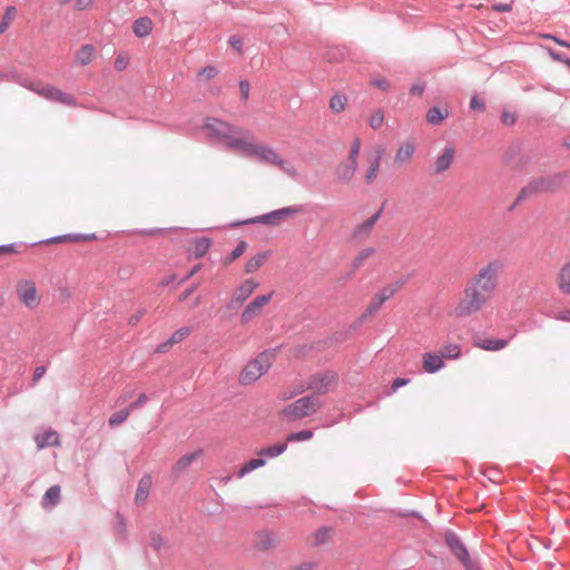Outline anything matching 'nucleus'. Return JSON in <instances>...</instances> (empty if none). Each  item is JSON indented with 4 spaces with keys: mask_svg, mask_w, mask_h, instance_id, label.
I'll return each mask as SVG.
<instances>
[{
    "mask_svg": "<svg viewBox=\"0 0 570 570\" xmlns=\"http://www.w3.org/2000/svg\"><path fill=\"white\" fill-rule=\"evenodd\" d=\"M338 376L333 371L320 372L307 379L306 382L302 383L296 393H303L305 391H313L314 394H325L334 390L337 385Z\"/></svg>",
    "mask_w": 570,
    "mask_h": 570,
    "instance_id": "obj_6",
    "label": "nucleus"
},
{
    "mask_svg": "<svg viewBox=\"0 0 570 570\" xmlns=\"http://www.w3.org/2000/svg\"><path fill=\"white\" fill-rule=\"evenodd\" d=\"M502 264L491 261L479 268L463 291V297L450 312V316L463 318L480 312L499 286Z\"/></svg>",
    "mask_w": 570,
    "mask_h": 570,
    "instance_id": "obj_1",
    "label": "nucleus"
},
{
    "mask_svg": "<svg viewBox=\"0 0 570 570\" xmlns=\"http://www.w3.org/2000/svg\"><path fill=\"white\" fill-rule=\"evenodd\" d=\"M286 449H287L286 443H279V444H275L272 446L263 448L257 452V454L259 456L275 458V456L281 455L283 452H285Z\"/></svg>",
    "mask_w": 570,
    "mask_h": 570,
    "instance_id": "obj_32",
    "label": "nucleus"
},
{
    "mask_svg": "<svg viewBox=\"0 0 570 570\" xmlns=\"http://www.w3.org/2000/svg\"><path fill=\"white\" fill-rule=\"evenodd\" d=\"M218 73H219V69L216 66L208 65V66H205L204 68H202L197 72V78L202 81H209V80L214 79L215 77H217Z\"/></svg>",
    "mask_w": 570,
    "mask_h": 570,
    "instance_id": "obj_35",
    "label": "nucleus"
},
{
    "mask_svg": "<svg viewBox=\"0 0 570 570\" xmlns=\"http://www.w3.org/2000/svg\"><path fill=\"white\" fill-rule=\"evenodd\" d=\"M556 285L560 293L570 295V261L559 268L556 275Z\"/></svg>",
    "mask_w": 570,
    "mask_h": 570,
    "instance_id": "obj_19",
    "label": "nucleus"
},
{
    "mask_svg": "<svg viewBox=\"0 0 570 570\" xmlns=\"http://www.w3.org/2000/svg\"><path fill=\"white\" fill-rule=\"evenodd\" d=\"M383 120H384L383 112L379 110L372 115V117L370 119V125L372 128H379L382 126Z\"/></svg>",
    "mask_w": 570,
    "mask_h": 570,
    "instance_id": "obj_46",
    "label": "nucleus"
},
{
    "mask_svg": "<svg viewBox=\"0 0 570 570\" xmlns=\"http://www.w3.org/2000/svg\"><path fill=\"white\" fill-rule=\"evenodd\" d=\"M247 249V244L244 240H240L236 248L223 259V264L225 266L229 265L232 262L240 257Z\"/></svg>",
    "mask_w": 570,
    "mask_h": 570,
    "instance_id": "obj_38",
    "label": "nucleus"
},
{
    "mask_svg": "<svg viewBox=\"0 0 570 570\" xmlns=\"http://www.w3.org/2000/svg\"><path fill=\"white\" fill-rule=\"evenodd\" d=\"M422 367L424 372L433 374L444 367V362L440 353L425 352L422 354Z\"/></svg>",
    "mask_w": 570,
    "mask_h": 570,
    "instance_id": "obj_17",
    "label": "nucleus"
},
{
    "mask_svg": "<svg viewBox=\"0 0 570 570\" xmlns=\"http://www.w3.org/2000/svg\"><path fill=\"white\" fill-rule=\"evenodd\" d=\"M549 55L550 57L556 60V61H561L563 62V60L566 59L562 55L556 52V51H552V50H549Z\"/></svg>",
    "mask_w": 570,
    "mask_h": 570,
    "instance_id": "obj_64",
    "label": "nucleus"
},
{
    "mask_svg": "<svg viewBox=\"0 0 570 570\" xmlns=\"http://www.w3.org/2000/svg\"><path fill=\"white\" fill-rule=\"evenodd\" d=\"M474 346L483 351L495 352L503 350L508 346V341L502 338L493 337H475L473 342Z\"/></svg>",
    "mask_w": 570,
    "mask_h": 570,
    "instance_id": "obj_18",
    "label": "nucleus"
},
{
    "mask_svg": "<svg viewBox=\"0 0 570 570\" xmlns=\"http://www.w3.org/2000/svg\"><path fill=\"white\" fill-rule=\"evenodd\" d=\"M316 563L312 561H305L291 568V570H315Z\"/></svg>",
    "mask_w": 570,
    "mask_h": 570,
    "instance_id": "obj_50",
    "label": "nucleus"
},
{
    "mask_svg": "<svg viewBox=\"0 0 570 570\" xmlns=\"http://www.w3.org/2000/svg\"><path fill=\"white\" fill-rule=\"evenodd\" d=\"M297 213H298L297 208L286 207V208L275 210L272 214L264 216L263 222H265L267 224H273L275 220L285 219L288 215H294Z\"/></svg>",
    "mask_w": 570,
    "mask_h": 570,
    "instance_id": "obj_27",
    "label": "nucleus"
},
{
    "mask_svg": "<svg viewBox=\"0 0 570 570\" xmlns=\"http://www.w3.org/2000/svg\"><path fill=\"white\" fill-rule=\"evenodd\" d=\"M312 436H313L312 431L303 430L299 432L291 433L287 436L286 441L287 442L307 441V440L312 439Z\"/></svg>",
    "mask_w": 570,
    "mask_h": 570,
    "instance_id": "obj_43",
    "label": "nucleus"
},
{
    "mask_svg": "<svg viewBox=\"0 0 570 570\" xmlns=\"http://www.w3.org/2000/svg\"><path fill=\"white\" fill-rule=\"evenodd\" d=\"M97 57V51L94 45L86 43L82 45L76 52L73 57V62L78 67H85L90 65Z\"/></svg>",
    "mask_w": 570,
    "mask_h": 570,
    "instance_id": "obj_16",
    "label": "nucleus"
},
{
    "mask_svg": "<svg viewBox=\"0 0 570 570\" xmlns=\"http://www.w3.org/2000/svg\"><path fill=\"white\" fill-rule=\"evenodd\" d=\"M423 91H424V83H421V82L414 83L410 89V92L415 96H421L423 94Z\"/></svg>",
    "mask_w": 570,
    "mask_h": 570,
    "instance_id": "obj_56",
    "label": "nucleus"
},
{
    "mask_svg": "<svg viewBox=\"0 0 570 570\" xmlns=\"http://www.w3.org/2000/svg\"><path fill=\"white\" fill-rule=\"evenodd\" d=\"M175 344L171 343V338H169L168 341L164 342L163 344H160L156 352L157 353H165L167 351H169Z\"/></svg>",
    "mask_w": 570,
    "mask_h": 570,
    "instance_id": "obj_57",
    "label": "nucleus"
},
{
    "mask_svg": "<svg viewBox=\"0 0 570 570\" xmlns=\"http://www.w3.org/2000/svg\"><path fill=\"white\" fill-rule=\"evenodd\" d=\"M328 538H330V529L321 528L312 534V537L309 538V541L313 546H320V544L326 542Z\"/></svg>",
    "mask_w": 570,
    "mask_h": 570,
    "instance_id": "obj_40",
    "label": "nucleus"
},
{
    "mask_svg": "<svg viewBox=\"0 0 570 570\" xmlns=\"http://www.w3.org/2000/svg\"><path fill=\"white\" fill-rule=\"evenodd\" d=\"M501 120L504 125H508V126L513 125L517 120V115L513 111L503 110Z\"/></svg>",
    "mask_w": 570,
    "mask_h": 570,
    "instance_id": "obj_48",
    "label": "nucleus"
},
{
    "mask_svg": "<svg viewBox=\"0 0 570 570\" xmlns=\"http://www.w3.org/2000/svg\"><path fill=\"white\" fill-rule=\"evenodd\" d=\"M200 129L206 138L213 140L245 142L249 138L248 132L244 128L233 126L216 117H206Z\"/></svg>",
    "mask_w": 570,
    "mask_h": 570,
    "instance_id": "obj_3",
    "label": "nucleus"
},
{
    "mask_svg": "<svg viewBox=\"0 0 570 570\" xmlns=\"http://www.w3.org/2000/svg\"><path fill=\"white\" fill-rule=\"evenodd\" d=\"M29 89L45 99L56 101L66 106L75 107L77 106V101L73 96L63 92L59 88L51 85H41V83H32L29 86Z\"/></svg>",
    "mask_w": 570,
    "mask_h": 570,
    "instance_id": "obj_8",
    "label": "nucleus"
},
{
    "mask_svg": "<svg viewBox=\"0 0 570 570\" xmlns=\"http://www.w3.org/2000/svg\"><path fill=\"white\" fill-rule=\"evenodd\" d=\"M492 8L498 12H509L512 10V1L509 3L494 4Z\"/></svg>",
    "mask_w": 570,
    "mask_h": 570,
    "instance_id": "obj_53",
    "label": "nucleus"
},
{
    "mask_svg": "<svg viewBox=\"0 0 570 570\" xmlns=\"http://www.w3.org/2000/svg\"><path fill=\"white\" fill-rule=\"evenodd\" d=\"M130 413H131L130 409H127V407L112 413L108 421L109 425L111 428L120 425L129 417Z\"/></svg>",
    "mask_w": 570,
    "mask_h": 570,
    "instance_id": "obj_37",
    "label": "nucleus"
},
{
    "mask_svg": "<svg viewBox=\"0 0 570 570\" xmlns=\"http://www.w3.org/2000/svg\"><path fill=\"white\" fill-rule=\"evenodd\" d=\"M94 0H76L77 10H87L92 6Z\"/></svg>",
    "mask_w": 570,
    "mask_h": 570,
    "instance_id": "obj_52",
    "label": "nucleus"
},
{
    "mask_svg": "<svg viewBox=\"0 0 570 570\" xmlns=\"http://www.w3.org/2000/svg\"><path fill=\"white\" fill-rule=\"evenodd\" d=\"M373 85L382 90H387L390 88L389 81L384 78L373 80Z\"/></svg>",
    "mask_w": 570,
    "mask_h": 570,
    "instance_id": "obj_58",
    "label": "nucleus"
},
{
    "mask_svg": "<svg viewBox=\"0 0 570 570\" xmlns=\"http://www.w3.org/2000/svg\"><path fill=\"white\" fill-rule=\"evenodd\" d=\"M448 115L446 109L442 110L438 107L430 108L426 114V120L432 125L440 124Z\"/></svg>",
    "mask_w": 570,
    "mask_h": 570,
    "instance_id": "obj_36",
    "label": "nucleus"
},
{
    "mask_svg": "<svg viewBox=\"0 0 570 570\" xmlns=\"http://www.w3.org/2000/svg\"><path fill=\"white\" fill-rule=\"evenodd\" d=\"M272 297L273 293L256 296L250 303L246 305V307L242 312L240 322L243 324H246L250 322L253 318L261 315L263 308L271 302Z\"/></svg>",
    "mask_w": 570,
    "mask_h": 570,
    "instance_id": "obj_11",
    "label": "nucleus"
},
{
    "mask_svg": "<svg viewBox=\"0 0 570 570\" xmlns=\"http://www.w3.org/2000/svg\"><path fill=\"white\" fill-rule=\"evenodd\" d=\"M228 43L239 53L243 52V40L238 36L229 37Z\"/></svg>",
    "mask_w": 570,
    "mask_h": 570,
    "instance_id": "obj_49",
    "label": "nucleus"
},
{
    "mask_svg": "<svg viewBox=\"0 0 570 570\" xmlns=\"http://www.w3.org/2000/svg\"><path fill=\"white\" fill-rule=\"evenodd\" d=\"M347 98L344 95H334L330 100V108L332 111L338 114L346 107Z\"/></svg>",
    "mask_w": 570,
    "mask_h": 570,
    "instance_id": "obj_39",
    "label": "nucleus"
},
{
    "mask_svg": "<svg viewBox=\"0 0 570 570\" xmlns=\"http://www.w3.org/2000/svg\"><path fill=\"white\" fill-rule=\"evenodd\" d=\"M129 65V56L127 53H119L114 62V67L118 71L125 70Z\"/></svg>",
    "mask_w": 570,
    "mask_h": 570,
    "instance_id": "obj_45",
    "label": "nucleus"
},
{
    "mask_svg": "<svg viewBox=\"0 0 570 570\" xmlns=\"http://www.w3.org/2000/svg\"><path fill=\"white\" fill-rule=\"evenodd\" d=\"M96 236L95 235H66V236H61V237H56L53 238L51 242L52 243H60V242H86V240H91V239H95Z\"/></svg>",
    "mask_w": 570,
    "mask_h": 570,
    "instance_id": "obj_41",
    "label": "nucleus"
},
{
    "mask_svg": "<svg viewBox=\"0 0 570 570\" xmlns=\"http://www.w3.org/2000/svg\"><path fill=\"white\" fill-rule=\"evenodd\" d=\"M210 245H212V242L207 237L196 238L193 242V245L189 248V252L195 258H200L208 252Z\"/></svg>",
    "mask_w": 570,
    "mask_h": 570,
    "instance_id": "obj_24",
    "label": "nucleus"
},
{
    "mask_svg": "<svg viewBox=\"0 0 570 570\" xmlns=\"http://www.w3.org/2000/svg\"><path fill=\"white\" fill-rule=\"evenodd\" d=\"M16 294L18 301L29 311L38 308L41 304L42 296L32 279H19L16 284Z\"/></svg>",
    "mask_w": 570,
    "mask_h": 570,
    "instance_id": "obj_7",
    "label": "nucleus"
},
{
    "mask_svg": "<svg viewBox=\"0 0 570 570\" xmlns=\"http://www.w3.org/2000/svg\"><path fill=\"white\" fill-rule=\"evenodd\" d=\"M148 400L147 395L141 393L138 399L132 402L127 409H130V412L136 410L137 407H139L140 405H142L144 403H146Z\"/></svg>",
    "mask_w": 570,
    "mask_h": 570,
    "instance_id": "obj_51",
    "label": "nucleus"
},
{
    "mask_svg": "<svg viewBox=\"0 0 570 570\" xmlns=\"http://www.w3.org/2000/svg\"><path fill=\"white\" fill-rule=\"evenodd\" d=\"M233 147H246L247 153L258 156L261 159L271 163L279 164L278 155L271 150L267 145H232Z\"/></svg>",
    "mask_w": 570,
    "mask_h": 570,
    "instance_id": "obj_15",
    "label": "nucleus"
},
{
    "mask_svg": "<svg viewBox=\"0 0 570 570\" xmlns=\"http://www.w3.org/2000/svg\"><path fill=\"white\" fill-rule=\"evenodd\" d=\"M35 441L39 449H43L46 446H57L60 444V438L56 431H46L43 433L37 434L35 436Z\"/></svg>",
    "mask_w": 570,
    "mask_h": 570,
    "instance_id": "obj_21",
    "label": "nucleus"
},
{
    "mask_svg": "<svg viewBox=\"0 0 570 570\" xmlns=\"http://www.w3.org/2000/svg\"><path fill=\"white\" fill-rule=\"evenodd\" d=\"M195 288L196 287L193 286L190 288H187L185 292H183L179 296V301L183 302V301L187 299L190 296V294L195 291Z\"/></svg>",
    "mask_w": 570,
    "mask_h": 570,
    "instance_id": "obj_63",
    "label": "nucleus"
},
{
    "mask_svg": "<svg viewBox=\"0 0 570 570\" xmlns=\"http://www.w3.org/2000/svg\"><path fill=\"white\" fill-rule=\"evenodd\" d=\"M383 304V301L375 294L362 314V318H370L375 315Z\"/></svg>",
    "mask_w": 570,
    "mask_h": 570,
    "instance_id": "obj_34",
    "label": "nucleus"
},
{
    "mask_svg": "<svg viewBox=\"0 0 570 570\" xmlns=\"http://www.w3.org/2000/svg\"><path fill=\"white\" fill-rule=\"evenodd\" d=\"M142 316V313H138V314H135V315H131L128 320V323L131 325V326H135L138 324V322L140 321Z\"/></svg>",
    "mask_w": 570,
    "mask_h": 570,
    "instance_id": "obj_62",
    "label": "nucleus"
},
{
    "mask_svg": "<svg viewBox=\"0 0 570 570\" xmlns=\"http://www.w3.org/2000/svg\"><path fill=\"white\" fill-rule=\"evenodd\" d=\"M556 318L564 322H570V308L559 311Z\"/></svg>",
    "mask_w": 570,
    "mask_h": 570,
    "instance_id": "obj_55",
    "label": "nucleus"
},
{
    "mask_svg": "<svg viewBox=\"0 0 570 570\" xmlns=\"http://www.w3.org/2000/svg\"><path fill=\"white\" fill-rule=\"evenodd\" d=\"M17 13H18V11H17L16 7L9 6V7L6 8V11H4V13L2 16V19L0 21V33H3V32L7 31L9 26L16 19Z\"/></svg>",
    "mask_w": 570,
    "mask_h": 570,
    "instance_id": "obj_30",
    "label": "nucleus"
},
{
    "mask_svg": "<svg viewBox=\"0 0 570 570\" xmlns=\"http://www.w3.org/2000/svg\"><path fill=\"white\" fill-rule=\"evenodd\" d=\"M379 215H374L373 217L366 219L355 229L356 235H367L373 228L375 222L377 220Z\"/></svg>",
    "mask_w": 570,
    "mask_h": 570,
    "instance_id": "obj_42",
    "label": "nucleus"
},
{
    "mask_svg": "<svg viewBox=\"0 0 570 570\" xmlns=\"http://www.w3.org/2000/svg\"><path fill=\"white\" fill-rule=\"evenodd\" d=\"M132 30L139 38L147 37L153 30V21L147 17L139 18L134 22Z\"/></svg>",
    "mask_w": 570,
    "mask_h": 570,
    "instance_id": "obj_25",
    "label": "nucleus"
},
{
    "mask_svg": "<svg viewBox=\"0 0 570 570\" xmlns=\"http://www.w3.org/2000/svg\"><path fill=\"white\" fill-rule=\"evenodd\" d=\"M249 91H250V83L248 80H242L239 82V92H240V97L244 101H247L248 97H249Z\"/></svg>",
    "mask_w": 570,
    "mask_h": 570,
    "instance_id": "obj_47",
    "label": "nucleus"
},
{
    "mask_svg": "<svg viewBox=\"0 0 570 570\" xmlns=\"http://www.w3.org/2000/svg\"><path fill=\"white\" fill-rule=\"evenodd\" d=\"M153 479L149 474L142 475V478L139 480L136 494H135V501L137 504H145L149 497V492L151 489Z\"/></svg>",
    "mask_w": 570,
    "mask_h": 570,
    "instance_id": "obj_20",
    "label": "nucleus"
},
{
    "mask_svg": "<svg viewBox=\"0 0 570 570\" xmlns=\"http://www.w3.org/2000/svg\"><path fill=\"white\" fill-rule=\"evenodd\" d=\"M470 107L473 109V110H480V111H483L484 110V104L478 99L476 97H473L470 101Z\"/></svg>",
    "mask_w": 570,
    "mask_h": 570,
    "instance_id": "obj_54",
    "label": "nucleus"
},
{
    "mask_svg": "<svg viewBox=\"0 0 570 570\" xmlns=\"http://www.w3.org/2000/svg\"><path fill=\"white\" fill-rule=\"evenodd\" d=\"M204 454L203 449H197L193 452L181 455L171 466V474L177 479L179 478L194 462L200 459Z\"/></svg>",
    "mask_w": 570,
    "mask_h": 570,
    "instance_id": "obj_13",
    "label": "nucleus"
},
{
    "mask_svg": "<svg viewBox=\"0 0 570 570\" xmlns=\"http://www.w3.org/2000/svg\"><path fill=\"white\" fill-rule=\"evenodd\" d=\"M60 491L59 485H52L49 488L42 497V507L51 508L56 505L60 500Z\"/></svg>",
    "mask_w": 570,
    "mask_h": 570,
    "instance_id": "obj_26",
    "label": "nucleus"
},
{
    "mask_svg": "<svg viewBox=\"0 0 570 570\" xmlns=\"http://www.w3.org/2000/svg\"><path fill=\"white\" fill-rule=\"evenodd\" d=\"M439 353L442 358L456 360L461 355V347L459 344L449 343L443 345Z\"/></svg>",
    "mask_w": 570,
    "mask_h": 570,
    "instance_id": "obj_29",
    "label": "nucleus"
},
{
    "mask_svg": "<svg viewBox=\"0 0 570 570\" xmlns=\"http://www.w3.org/2000/svg\"><path fill=\"white\" fill-rule=\"evenodd\" d=\"M445 541L453 554L463 563L466 570H479L476 562L470 559L465 547L454 533H448Z\"/></svg>",
    "mask_w": 570,
    "mask_h": 570,
    "instance_id": "obj_10",
    "label": "nucleus"
},
{
    "mask_svg": "<svg viewBox=\"0 0 570 570\" xmlns=\"http://www.w3.org/2000/svg\"><path fill=\"white\" fill-rule=\"evenodd\" d=\"M381 155L382 150L379 145H364V148H361V145H353L347 161L340 164L337 167L336 175L338 179L348 183L356 170V158L361 157L362 163L366 166L364 181L367 185L372 184L377 177Z\"/></svg>",
    "mask_w": 570,
    "mask_h": 570,
    "instance_id": "obj_2",
    "label": "nucleus"
},
{
    "mask_svg": "<svg viewBox=\"0 0 570 570\" xmlns=\"http://www.w3.org/2000/svg\"><path fill=\"white\" fill-rule=\"evenodd\" d=\"M190 333H191V328L187 327V326L177 330L170 336L171 343L177 344V343L184 341L186 337H188L190 335Z\"/></svg>",
    "mask_w": 570,
    "mask_h": 570,
    "instance_id": "obj_44",
    "label": "nucleus"
},
{
    "mask_svg": "<svg viewBox=\"0 0 570 570\" xmlns=\"http://www.w3.org/2000/svg\"><path fill=\"white\" fill-rule=\"evenodd\" d=\"M258 287V283L254 279L249 278L240 283L237 288L234 291L233 296L230 298L232 304L240 305L243 304Z\"/></svg>",
    "mask_w": 570,
    "mask_h": 570,
    "instance_id": "obj_14",
    "label": "nucleus"
},
{
    "mask_svg": "<svg viewBox=\"0 0 570 570\" xmlns=\"http://www.w3.org/2000/svg\"><path fill=\"white\" fill-rule=\"evenodd\" d=\"M569 178L567 175L557 174L553 176L541 178L534 181L527 189H523V193L528 190H533L537 193H554L561 190L567 187Z\"/></svg>",
    "mask_w": 570,
    "mask_h": 570,
    "instance_id": "obj_9",
    "label": "nucleus"
},
{
    "mask_svg": "<svg viewBox=\"0 0 570 570\" xmlns=\"http://www.w3.org/2000/svg\"><path fill=\"white\" fill-rule=\"evenodd\" d=\"M269 252H262L250 257L245 265V273L252 274L259 269L268 259Z\"/></svg>",
    "mask_w": 570,
    "mask_h": 570,
    "instance_id": "obj_23",
    "label": "nucleus"
},
{
    "mask_svg": "<svg viewBox=\"0 0 570 570\" xmlns=\"http://www.w3.org/2000/svg\"><path fill=\"white\" fill-rule=\"evenodd\" d=\"M374 253L375 249L373 247H366L360 250L352 262L353 271L358 269L367 258L374 255Z\"/></svg>",
    "mask_w": 570,
    "mask_h": 570,
    "instance_id": "obj_33",
    "label": "nucleus"
},
{
    "mask_svg": "<svg viewBox=\"0 0 570 570\" xmlns=\"http://www.w3.org/2000/svg\"><path fill=\"white\" fill-rule=\"evenodd\" d=\"M274 353L265 351L245 364L238 375L240 385H252L258 381L272 366Z\"/></svg>",
    "mask_w": 570,
    "mask_h": 570,
    "instance_id": "obj_4",
    "label": "nucleus"
},
{
    "mask_svg": "<svg viewBox=\"0 0 570 570\" xmlns=\"http://www.w3.org/2000/svg\"><path fill=\"white\" fill-rule=\"evenodd\" d=\"M407 383H409V380L402 379V377H397L396 380H394V382L392 384V389H393V391H396L399 387L404 386Z\"/></svg>",
    "mask_w": 570,
    "mask_h": 570,
    "instance_id": "obj_60",
    "label": "nucleus"
},
{
    "mask_svg": "<svg viewBox=\"0 0 570 570\" xmlns=\"http://www.w3.org/2000/svg\"><path fill=\"white\" fill-rule=\"evenodd\" d=\"M266 464V461L264 459H252L249 461H247L246 463L243 464V466L239 469V471L237 472V476L239 479L244 478L246 474H248L249 472L258 469V468H262Z\"/></svg>",
    "mask_w": 570,
    "mask_h": 570,
    "instance_id": "obj_28",
    "label": "nucleus"
},
{
    "mask_svg": "<svg viewBox=\"0 0 570 570\" xmlns=\"http://www.w3.org/2000/svg\"><path fill=\"white\" fill-rule=\"evenodd\" d=\"M455 155L456 150L452 145H445L441 148L435 155L434 171L441 174L448 170L452 166Z\"/></svg>",
    "mask_w": 570,
    "mask_h": 570,
    "instance_id": "obj_12",
    "label": "nucleus"
},
{
    "mask_svg": "<svg viewBox=\"0 0 570 570\" xmlns=\"http://www.w3.org/2000/svg\"><path fill=\"white\" fill-rule=\"evenodd\" d=\"M402 285L403 284L400 282L389 284L376 293V295L383 301V303H385L401 289Z\"/></svg>",
    "mask_w": 570,
    "mask_h": 570,
    "instance_id": "obj_31",
    "label": "nucleus"
},
{
    "mask_svg": "<svg viewBox=\"0 0 570 570\" xmlns=\"http://www.w3.org/2000/svg\"><path fill=\"white\" fill-rule=\"evenodd\" d=\"M320 407L321 401L315 395L304 396L285 406L279 413V419L294 422L316 413Z\"/></svg>",
    "mask_w": 570,
    "mask_h": 570,
    "instance_id": "obj_5",
    "label": "nucleus"
},
{
    "mask_svg": "<svg viewBox=\"0 0 570 570\" xmlns=\"http://www.w3.org/2000/svg\"><path fill=\"white\" fill-rule=\"evenodd\" d=\"M414 153L413 145H400L396 149L393 164L395 166H402L410 161Z\"/></svg>",
    "mask_w": 570,
    "mask_h": 570,
    "instance_id": "obj_22",
    "label": "nucleus"
},
{
    "mask_svg": "<svg viewBox=\"0 0 570 570\" xmlns=\"http://www.w3.org/2000/svg\"><path fill=\"white\" fill-rule=\"evenodd\" d=\"M17 250L13 245L0 246V256L14 254Z\"/></svg>",
    "mask_w": 570,
    "mask_h": 570,
    "instance_id": "obj_59",
    "label": "nucleus"
},
{
    "mask_svg": "<svg viewBox=\"0 0 570 570\" xmlns=\"http://www.w3.org/2000/svg\"><path fill=\"white\" fill-rule=\"evenodd\" d=\"M45 373L46 368L43 366L36 367L33 373V381L37 382L38 380H40L45 375Z\"/></svg>",
    "mask_w": 570,
    "mask_h": 570,
    "instance_id": "obj_61",
    "label": "nucleus"
}]
</instances>
